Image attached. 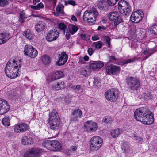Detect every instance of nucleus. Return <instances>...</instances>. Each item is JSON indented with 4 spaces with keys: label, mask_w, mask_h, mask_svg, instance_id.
Listing matches in <instances>:
<instances>
[{
    "label": "nucleus",
    "mask_w": 157,
    "mask_h": 157,
    "mask_svg": "<svg viewBox=\"0 0 157 157\" xmlns=\"http://www.w3.org/2000/svg\"><path fill=\"white\" fill-rule=\"evenodd\" d=\"M81 38L85 40H87L90 39V37L85 34H82L80 35Z\"/></svg>",
    "instance_id": "obj_44"
},
{
    "label": "nucleus",
    "mask_w": 157,
    "mask_h": 157,
    "mask_svg": "<svg viewBox=\"0 0 157 157\" xmlns=\"http://www.w3.org/2000/svg\"><path fill=\"white\" fill-rule=\"evenodd\" d=\"M71 19L72 21H73L75 22H76L77 21V20L76 17L74 15H72L71 16Z\"/></svg>",
    "instance_id": "obj_59"
},
{
    "label": "nucleus",
    "mask_w": 157,
    "mask_h": 157,
    "mask_svg": "<svg viewBox=\"0 0 157 157\" xmlns=\"http://www.w3.org/2000/svg\"><path fill=\"white\" fill-rule=\"evenodd\" d=\"M59 33L56 30H50L48 33L46 37V40L49 42L56 40L59 36Z\"/></svg>",
    "instance_id": "obj_15"
},
{
    "label": "nucleus",
    "mask_w": 157,
    "mask_h": 157,
    "mask_svg": "<svg viewBox=\"0 0 157 157\" xmlns=\"http://www.w3.org/2000/svg\"><path fill=\"white\" fill-rule=\"evenodd\" d=\"M72 88L75 91H79L81 89V85H74Z\"/></svg>",
    "instance_id": "obj_48"
},
{
    "label": "nucleus",
    "mask_w": 157,
    "mask_h": 157,
    "mask_svg": "<svg viewBox=\"0 0 157 157\" xmlns=\"http://www.w3.org/2000/svg\"><path fill=\"white\" fill-rule=\"evenodd\" d=\"M143 16V12L140 10H138L132 13L130 20L132 22L138 23L142 20Z\"/></svg>",
    "instance_id": "obj_11"
},
{
    "label": "nucleus",
    "mask_w": 157,
    "mask_h": 157,
    "mask_svg": "<svg viewBox=\"0 0 157 157\" xmlns=\"http://www.w3.org/2000/svg\"><path fill=\"white\" fill-rule=\"evenodd\" d=\"M20 15V17L19 21L20 22L23 23L25 21L24 19H26L27 17L23 12L21 13Z\"/></svg>",
    "instance_id": "obj_38"
},
{
    "label": "nucleus",
    "mask_w": 157,
    "mask_h": 157,
    "mask_svg": "<svg viewBox=\"0 0 157 157\" xmlns=\"http://www.w3.org/2000/svg\"><path fill=\"white\" fill-rule=\"evenodd\" d=\"M8 4L7 0H0V6L4 7Z\"/></svg>",
    "instance_id": "obj_42"
},
{
    "label": "nucleus",
    "mask_w": 157,
    "mask_h": 157,
    "mask_svg": "<svg viewBox=\"0 0 157 157\" xmlns=\"http://www.w3.org/2000/svg\"><path fill=\"white\" fill-rule=\"evenodd\" d=\"M29 126L23 123H21L14 126V130L15 133H23L28 130Z\"/></svg>",
    "instance_id": "obj_14"
},
{
    "label": "nucleus",
    "mask_w": 157,
    "mask_h": 157,
    "mask_svg": "<svg viewBox=\"0 0 157 157\" xmlns=\"http://www.w3.org/2000/svg\"><path fill=\"white\" fill-rule=\"evenodd\" d=\"M24 35L29 40H31L32 38L33 35L29 30H27L24 32Z\"/></svg>",
    "instance_id": "obj_30"
},
{
    "label": "nucleus",
    "mask_w": 157,
    "mask_h": 157,
    "mask_svg": "<svg viewBox=\"0 0 157 157\" xmlns=\"http://www.w3.org/2000/svg\"><path fill=\"white\" fill-rule=\"evenodd\" d=\"M78 30V27L75 25H72L71 26V29L70 31V33L71 35L75 33Z\"/></svg>",
    "instance_id": "obj_37"
},
{
    "label": "nucleus",
    "mask_w": 157,
    "mask_h": 157,
    "mask_svg": "<svg viewBox=\"0 0 157 157\" xmlns=\"http://www.w3.org/2000/svg\"><path fill=\"white\" fill-rule=\"evenodd\" d=\"M87 70L84 69H82L80 71V74L84 76H86L87 75Z\"/></svg>",
    "instance_id": "obj_50"
},
{
    "label": "nucleus",
    "mask_w": 157,
    "mask_h": 157,
    "mask_svg": "<svg viewBox=\"0 0 157 157\" xmlns=\"http://www.w3.org/2000/svg\"><path fill=\"white\" fill-rule=\"evenodd\" d=\"M84 126L85 129L88 132H93L97 129V124L92 121H88L86 122Z\"/></svg>",
    "instance_id": "obj_12"
},
{
    "label": "nucleus",
    "mask_w": 157,
    "mask_h": 157,
    "mask_svg": "<svg viewBox=\"0 0 157 157\" xmlns=\"http://www.w3.org/2000/svg\"><path fill=\"white\" fill-rule=\"evenodd\" d=\"M99 83L100 81L97 79H95L93 81L94 84L95 85H97Z\"/></svg>",
    "instance_id": "obj_56"
},
{
    "label": "nucleus",
    "mask_w": 157,
    "mask_h": 157,
    "mask_svg": "<svg viewBox=\"0 0 157 157\" xmlns=\"http://www.w3.org/2000/svg\"><path fill=\"white\" fill-rule=\"evenodd\" d=\"M82 114V112L81 109H76L71 113V120L73 121H78L79 118H81Z\"/></svg>",
    "instance_id": "obj_16"
},
{
    "label": "nucleus",
    "mask_w": 157,
    "mask_h": 157,
    "mask_svg": "<svg viewBox=\"0 0 157 157\" xmlns=\"http://www.w3.org/2000/svg\"><path fill=\"white\" fill-rule=\"evenodd\" d=\"M21 142L24 145H30L33 144V139L31 137L28 138L26 136H23L21 138Z\"/></svg>",
    "instance_id": "obj_20"
},
{
    "label": "nucleus",
    "mask_w": 157,
    "mask_h": 157,
    "mask_svg": "<svg viewBox=\"0 0 157 157\" xmlns=\"http://www.w3.org/2000/svg\"><path fill=\"white\" fill-rule=\"evenodd\" d=\"M89 57L87 56H85L83 58V59L85 61H88L89 60Z\"/></svg>",
    "instance_id": "obj_60"
},
{
    "label": "nucleus",
    "mask_w": 157,
    "mask_h": 157,
    "mask_svg": "<svg viewBox=\"0 0 157 157\" xmlns=\"http://www.w3.org/2000/svg\"><path fill=\"white\" fill-rule=\"evenodd\" d=\"M40 1V0H33V4L34 5H35L37 2H39Z\"/></svg>",
    "instance_id": "obj_63"
},
{
    "label": "nucleus",
    "mask_w": 157,
    "mask_h": 157,
    "mask_svg": "<svg viewBox=\"0 0 157 157\" xmlns=\"http://www.w3.org/2000/svg\"><path fill=\"white\" fill-rule=\"evenodd\" d=\"M98 14V12L95 8L87 10L84 13L83 19L84 21H86L89 25H92L96 21Z\"/></svg>",
    "instance_id": "obj_4"
},
{
    "label": "nucleus",
    "mask_w": 157,
    "mask_h": 157,
    "mask_svg": "<svg viewBox=\"0 0 157 157\" xmlns=\"http://www.w3.org/2000/svg\"><path fill=\"white\" fill-rule=\"evenodd\" d=\"M134 117L136 120L145 124H151L154 121L152 112L146 106L136 109L134 112Z\"/></svg>",
    "instance_id": "obj_1"
},
{
    "label": "nucleus",
    "mask_w": 157,
    "mask_h": 157,
    "mask_svg": "<svg viewBox=\"0 0 157 157\" xmlns=\"http://www.w3.org/2000/svg\"><path fill=\"white\" fill-rule=\"evenodd\" d=\"M126 83L129 88L133 90H137L140 86L139 80L134 77L127 78Z\"/></svg>",
    "instance_id": "obj_9"
},
{
    "label": "nucleus",
    "mask_w": 157,
    "mask_h": 157,
    "mask_svg": "<svg viewBox=\"0 0 157 157\" xmlns=\"http://www.w3.org/2000/svg\"><path fill=\"white\" fill-rule=\"evenodd\" d=\"M57 84L59 87V90L64 88L66 86L65 83L63 81H60L57 82Z\"/></svg>",
    "instance_id": "obj_39"
},
{
    "label": "nucleus",
    "mask_w": 157,
    "mask_h": 157,
    "mask_svg": "<svg viewBox=\"0 0 157 157\" xmlns=\"http://www.w3.org/2000/svg\"><path fill=\"white\" fill-rule=\"evenodd\" d=\"M134 138L135 140H138L139 141H141L142 140V137H140L138 136H135Z\"/></svg>",
    "instance_id": "obj_55"
},
{
    "label": "nucleus",
    "mask_w": 157,
    "mask_h": 157,
    "mask_svg": "<svg viewBox=\"0 0 157 157\" xmlns=\"http://www.w3.org/2000/svg\"><path fill=\"white\" fill-rule=\"evenodd\" d=\"M135 60V58H132V59H129L126 60L121 63V64L122 65H124V64H127L128 63H131L132 62H133Z\"/></svg>",
    "instance_id": "obj_40"
},
{
    "label": "nucleus",
    "mask_w": 157,
    "mask_h": 157,
    "mask_svg": "<svg viewBox=\"0 0 157 157\" xmlns=\"http://www.w3.org/2000/svg\"><path fill=\"white\" fill-rule=\"evenodd\" d=\"M63 8V6L62 5H58L56 8V10L58 12V13H55V15L58 16L59 15V14H63V12L62 10Z\"/></svg>",
    "instance_id": "obj_31"
},
{
    "label": "nucleus",
    "mask_w": 157,
    "mask_h": 157,
    "mask_svg": "<svg viewBox=\"0 0 157 157\" xmlns=\"http://www.w3.org/2000/svg\"><path fill=\"white\" fill-rule=\"evenodd\" d=\"M24 54L32 58L36 57L37 54V50L30 45H26L24 49Z\"/></svg>",
    "instance_id": "obj_10"
},
{
    "label": "nucleus",
    "mask_w": 157,
    "mask_h": 157,
    "mask_svg": "<svg viewBox=\"0 0 157 157\" xmlns=\"http://www.w3.org/2000/svg\"><path fill=\"white\" fill-rule=\"evenodd\" d=\"M1 101L2 102L0 103V114L2 115L9 110L10 106L6 101Z\"/></svg>",
    "instance_id": "obj_19"
},
{
    "label": "nucleus",
    "mask_w": 157,
    "mask_h": 157,
    "mask_svg": "<svg viewBox=\"0 0 157 157\" xmlns=\"http://www.w3.org/2000/svg\"><path fill=\"white\" fill-rule=\"evenodd\" d=\"M10 34L7 33L0 34V44L6 43L10 38Z\"/></svg>",
    "instance_id": "obj_21"
},
{
    "label": "nucleus",
    "mask_w": 157,
    "mask_h": 157,
    "mask_svg": "<svg viewBox=\"0 0 157 157\" xmlns=\"http://www.w3.org/2000/svg\"><path fill=\"white\" fill-rule=\"evenodd\" d=\"M48 123L51 129L54 131L57 130L60 127V119L58 113L54 110L49 112Z\"/></svg>",
    "instance_id": "obj_2"
},
{
    "label": "nucleus",
    "mask_w": 157,
    "mask_h": 157,
    "mask_svg": "<svg viewBox=\"0 0 157 157\" xmlns=\"http://www.w3.org/2000/svg\"><path fill=\"white\" fill-rule=\"evenodd\" d=\"M118 8L121 14L126 15L131 12V8L128 3L124 0H121L119 2Z\"/></svg>",
    "instance_id": "obj_6"
},
{
    "label": "nucleus",
    "mask_w": 157,
    "mask_h": 157,
    "mask_svg": "<svg viewBox=\"0 0 157 157\" xmlns=\"http://www.w3.org/2000/svg\"><path fill=\"white\" fill-rule=\"evenodd\" d=\"M37 10H39L40 8H43L44 7L43 4L40 2L36 6Z\"/></svg>",
    "instance_id": "obj_51"
},
{
    "label": "nucleus",
    "mask_w": 157,
    "mask_h": 157,
    "mask_svg": "<svg viewBox=\"0 0 157 157\" xmlns=\"http://www.w3.org/2000/svg\"><path fill=\"white\" fill-rule=\"evenodd\" d=\"M59 59L56 62V64L59 66L64 65L67 60L68 55L65 52H63L59 55Z\"/></svg>",
    "instance_id": "obj_18"
},
{
    "label": "nucleus",
    "mask_w": 157,
    "mask_h": 157,
    "mask_svg": "<svg viewBox=\"0 0 157 157\" xmlns=\"http://www.w3.org/2000/svg\"><path fill=\"white\" fill-rule=\"evenodd\" d=\"M64 76V74L61 71H56L53 73L51 78L52 81H54L59 79L63 77Z\"/></svg>",
    "instance_id": "obj_24"
},
{
    "label": "nucleus",
    "mask_w": 157,
    "mask_h": 157,
    "mask_svg": "<svg viewBox=\"0 0 157 157\" xmlns=\"http://www.w3.org/2000/svg\"><path fill=\"white\" fill-rule=\"evenodd\" d=\"M108 17L110 20L114 22V25L117 26L119 24L123 22L121 15L117 11L112 12L108 15Z\"/></svg>",
    "instance_id": "obj_8"
},
{
    "label": "nucleus",
    "mask_w": 157,
    "mask_h": 157,
    "mask_svg": "<svg viewBox=\"0 0 157 157\" xmlns=\"http://www.w3.org/2000/svg\"><path fill=\"white\" fill-rule=\"evenodd\" d=\"M118 0H108V2L109 5L111 6L114 5Z\"/></svg>",
    "instance_id": "obj_45"
},
{
    "label": "nucleus",
    "mask_w": 157,
    "mask_h": 157,
    "mask_svg": "<svg viewBox=\"0 0 157 157\" xmlns=\"http://www.w3.org/2000/svg\"><path fill=\"white\" fill-rule=\"evenodd\" d=\"M102 121L106 123H112L113 121V120L111 117L106 116L103 118Z\"/></svg>",
    "instance_id": "obj_34"
},
{
    "label": "nucleus",
    "mask_w": 157,
    "mask_h": 157,
    "mask_svg": "<svg viewBox=\"0 0 157 157\" xmlns=\"http://www.w3.org/2000/svg\"><path fill=\"white\" fill-rule=\"evenodd\" d=\"M150 33L155 35H157V25H153L149 28Z\"/></svg>",
    "instance_id": "obj_35"
},
{
    "label": "nucleus",
    "mask_w": 157,
    "mask_h": 157,
    "mask_svg": "<svg viewBox=\"0 0 157 157\" xmlns=\"http://www.w3.org/2000/svg\"><path fill=\"white\" fill-rule=\"evenodd\" d=\"M29 7L32 9H33V10H37V8L36 6H34L32 5L29 6Z\"/></svg>",
    "instance_id": "obj_61"
},
{
    "label": "nucleus",
    "mask_w": 157,
    "mask_h": 157,
    "mask_svg": "<svg viewBox=\"0 0 157 157\" xmlns=\"http://www.w3.org/2000/svg\"><path fill=\"white\" fill-rule=\"evenodd\" d=\"M57 83H55L52 85V88L54 90H59V87L58 86Z\"/></svg>",
    "instance_id": "obj_49"
},
{
    "label": "nucleus",
    "mask_w": 157,
    "mask_h": 157,
    "mask_svg": "<svg viewBox=\"0 0 157 157\" xmlns=\"http://www.w3.org/2000/svg\"><path fill=\"white\" fill-rule=\"evenodd\" d=\"M143 54L144 55L148 54V55H149L150 54H151L150 53V50L149 49H146L143 51Z\"/></svg>",
    "instance_id": "obj_54"
},
{
    "label": "nucleus",
    "mask_w": 157,
    "mask_h": 157,
    "mask_svg": "<svg viewBox=\"0 0 157 157\" xmlns=\"http://www.w3.org/2000/svg\"><path fill=\"white\" fill-rule=\"evenodd\" d=\"M113 74L118 73L120 71V69L119 66L113 65Z\"/></svg>",
    "instance_id": "obj_41"
},
{
    "label": "nucleus",
    "mask_w": 157,
    "mask_h": 157,
    "mask_svg": "<svg viewBox=\"0 0 157 157\" xmlns=\"http://www.w3.org/2000/svg\"><path fill=\"white\" fill-rule=\"evenodd\" d=\"M59 27L61 30H63L65 33V31L66 26L63 23H60L59 25Z\"/></svg>",
    "instance_id": "obj_47"
},
{
    "label": "nucleus",
    "mask_w": 157,
    "mask_h": 157,
    "mask_svg": "<svg viewBox=\"0 0 157 157\" xmlns=\"http://www.w3.org/2000/svg\"><path fill=\"white\" fill-rule=\"evenodd\" d=\"M46 25L44 22H39L36 24L35 26L36 31L38 32H40L43 31L45 29Z\"/></svg>",
    "instance_id": "obj_22"
},
{
    "label": "nucleus",
    "mask_w": 157,
    "mask_h": 157,
    "mask_svg": "<svg viewBox=\"0 0 157 157\" xmlns=\"http://www.w3.org/2000/svg\"><path fill=\"white\" fill-rule=\"evenodd\" d=\"M87 52L89 55L90 56H91L93 53V50L92 48H90L88 49Z\"/></svg>",
    "instance_id": "obj_53"
},
{
    "label": "nucleus",
    "mask_w": 157,
    "mask_h": 157,
    "mask_svg": "<svg viewBox=\"0 0 157 157\" xmlns=\"http://www.w3.org/2000/svg\"><path fill=\"white\" fill-rule=\"evenodd\" d=\"M43 63L45 64H48L50 62V58L46 55H43L41 58Z\"/></svg>",
    "instance_id": "obj_29"
},
{
    "label": "nucleus",
    "mask_w": 157,
    "mask_h": 157,
    "mask_svg": "<svg viewBox=\"0 0 157 157\" xmlns=\"http://www.w3.org/2000/svg\"><path fill=\"white\" fill-rule=\"evenodd\" d=\"M109 61H113V63L115 64H117V63L116 61L117 59L114 56H110L109 57Z\"/></svg>",
    "instance_id": "obj_46"
},
{
    "label": "nucleus",
    "mask_w": 157,
    "mask_h": 157,
    "mask_svg": "<svg viewBox=\"0 0 157 157\" xmlns=\"http://www.w3.org/2000/svg\"><path fill=\"white\" fill-rule=\"evenodd\" d=\"M105 40L106 43L109 45L110 44V39L109 37L105 36Z\"/></svg>",
    "instance_id": "obj_52"
},
{
    "label": "nucleus",
    "mask_w": 157,
    "mask_h": 157,
    "mask_svg": "<svg viewBox=\"0 0 157 157\" xmlns=\"http://www.w3.org/2000/svg\"><path fill=\"white\" fill-rule=\"evenodd\" d=\"M65 3L66 5H67V4H70L73 6H75L77 5L75 1L72 0H69L67 1H65Z\"/></svg>",
    "instance_id": "obj_43"
},
{
    "label": "nucleus",
    "mask_w": 157,
    "mask_h": 157,
    "mask_svg": "<svg viewBox=\"0 0 157 157\" xmlns=\"http://www.w3.org/2000/svg\"><path fill=\"white\" fill-rule=\"evenodd\" d=\"M119 91L117 89L112 88L108 90L105 94L106 99L111 102H115L118 98Z\"/></svg>",
    "instance_id": "obj_7"
},
{
    "label": "nucleus",
    "mask_w": 157,
    "mask_h": 157,
    "mask_svg": "<svg viewBox=\"0 0 157 157\" xmlns=\"http://www.w3.org/2000/svg\"><path fill=\"white\" fill-rule=\"evenodd\" d=\"M121 149L124 152H127L129 151L128 144L127 143L124 142L121 146Z\"/></svg>",
    "instance_id": "obj_32"
},
{
    "label": "nucleus",
    "mask_w": 157,
    "mask_h": 157,
    "mask_svg": "<svg viewBox=\"0 0 157 157\" xmlns=\"http://www.w3.org/2000/svg\"><path fill=\"white\" fill-rule=\"evenodd\" d=\"M113 67L112 64L109 65L106 68V72L109 75L113 74Z\"/></svg>",
    "instance_id": "obj_33"
},
{
    "label": "nucleus",
    "mask_w": 157,
    "mask_h": 157,
    "mask_svg": "<svg viewBox=\"0 0 157 157\" xmlns=\"http://www.w3.org/2000/svg\"><path fill=\"white\" fill-rule=\"evenodd\" d=\"M52 140H46L42 143L43 146L46 149L52 151Z\"/></svg>",
    "instance_id": "obj_26"
},
{
    "label": "nucleus",
    "mask_w": 157,
    "mask_h": 157,
    "mask_svg": "<svg viewBox=\"0 0 157 157\" xmlns=\"http://www.w3.org/2000/svg\"><path fill=\"white\" fill-rule=\"evenodd\" d=\"M122 131L121 129L119 128L113 130L111 131V134L113 138L117 137L121 133Z\"/></svg>",
    "instance_id": "obj_27"
},
{
    "label": "nucleus",
    "mask_w": 157,
    "mask_h": 157,
    "mask_svg": "<svg viewBox=\"0 0 157 157\" xmlns=\"http://www.w3.org/2000/svg\"><path fill=\"white\" fill-rule=\"evenodd\" d=\"M103 44V43L100 41L94 42L93 44V45L94 46L95 48L98 50L101 48Z\"/></svg>",
    "instance_id": "obj_36"
},
{
    "label": "nucleus",
    "mask_w": 157,
    "mask_h": 157,
    "mask_svg": "<svg viewBox=\"0 0 157 157\" xmlns=\"http://www.w3.org/2000/svg\"><path fill=\"white\" fill-rule=\"evenodd\" d=\"M93 40L95 41L99 39V37L97 35H95L93 36L92 37Z\"/></svg>",
    "instance_id": "obj_57"
},
{
    "label": "nucleus",
    "mask_w": 157,
    "mask_h": 157,
    "mask_svg": "<svg viewBox=\"0 0 157 157\" xmlns=\"http://www.w3.org/2000/svg\"><path fill=\"white\" fill-rule=\"evenodd\" d=\"M41 153L39 149L33 148L25 152L24 154V157H39Z\"/></svg>",
    "instance_id": "obj_13"
},
{
    "label": "nucleus",
    "mask_w": 157,
    "mask_h": 157,
    "mask_svg": "<svg viewBox=\"0 0 157 157\" xmlns=\"http://www.w3.org/2000/svg\"><path fill=\"white\" fill-rule=\"evenodd\" d=\"M9 116H6L2 120V124L5 126H8L10 125Z\"/></svg>",
    "instance_id": "obj_28"
},
{
    "label": "nucleus",
    "mask_w": 157,
    "mask_h": 157,
    "mask_svg": "<svg viewBox=\"0 0 157 157\" xmlns=\"http://www.w3.org/2000/svg\"><path fill=\"white\" fill-rule=\"evenodd\" d=\"M70 149V150L71 151H74L77 150V147L76 146H73L71 147Z\"/></svg>",
    "instance_id": "obj_58"
},
{
    "label": "nucleus",
    "mask_w": 157,
    "mask_h": 157,
    "mask_svg": "<svg viewBox=\"0 0 157 157\" xmlns=\"http://www.w3.org/2000/svg\"><path fill=\"white\" fill-rule=\"evenodd\" d=\"M103 143L102 139L98 136H94L90 140V149L92 151H98L102 146Z\"/></svg>",
    "instance_id": "obj_5"
},
{
    "label": "nucleus",
    "mask_w": 157,
    "mask_h": 157,
    "mask_svg": "<svg viewBox=\"0 0 157 157\" xmlns=\"http://www.w3.org/2000/svg\"><path fill=\"white\" fill-rule=\"evenodd\" d=\"M76 14L77 16H79L80 15L81 13L79 11H78L77 12H76Z\"/></svg>",
    "instance_id": "obj_64"
},
{
    "label": "nucleus",
    "mask_w": 157,
    "mask_h": 157,
    "mask_svg": "<svg viewBox=\"0 0 157 157\" xmlns=\"http://www.w3.org/2000/svg\"><path fill=\"white\" fill-rule=\"evenodd\" d=\"M52 151H58L61 148V146L60 143L56 140H52Z\"/></svg>",
    "instance_id": "obj_23"
},
{
    "label": "nucleus",
    "mask_w": 157,
    "mask_h": 157,
    "mask_svg": "<svg viewBox=\"0 0 157 157\" xmlns=\"http://www.w3.org/2000/svg\"><path fill=\"white\" fill-rule=\"evenodd\" d=\"M66 38L67 40L69 39L70 38V35L69 34H67V33L65 35Z\"/></svg>",
    "instance_id": "obj_62"
},
{
    "label": "nucleus",
    "mask_w": 157,
    "mask_h": 157,
    "mask_svg": "<svg viewBox=\"0 0 157 157\" xmlns=\"http://www.w3.org/2000/svg\"><path fill=\"white\" fill-rule=\"evenodd\" d=\"M15 60L9 61L7 63L5 69V71L6 76L9 78H14L18 75V67Z\"/></svg>",
    "instance_id": "obj_3"
},
{
    "label": "nucleus",
    "mask_w": 157,
    "mask_h": 157,
    "mask_svg": "<svg viewBox=\"0 0 157 157\" xmlns=\"http://www.w3.org/2000/svg\"><path fill=\"white\" fill-rule=\"evenodd\" d=\"M104 64L102 62L100 61H92L90 62L89 68L93 70L99 69L102 67Z\"/></svg>",
    "instance_id": "obj_17"
},
{
    "label": "nucleus",
    "mask_w": 157,
    "mask_h": 157,
    "mask_svg": "<svg viewBox=\"0 0 157 157\" xmlns=\"http://www.w3.org/2000/svg\"><path fill=\"white\" fill-rule=\"evenodd\" d=\"M98 8L101 10H105L107 9L105 1L104 0H100L98 4Z\"/></svg>",
    "instance_id": "obj_25"
}]
</instances>
